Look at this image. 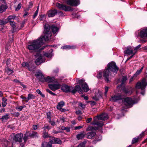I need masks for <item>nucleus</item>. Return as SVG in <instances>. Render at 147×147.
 Here are the masks:
<instances>
[{
  "mask_svg": "<svg viewBox=\"0 0 147 147\" xmlns=\"http://www.w3.org/2000/svg\"><path fill=\"white\" fill-rule=\"evenodd\" d=\"M49 26L46 25L44 31V35L38 39L33 40L30 45L28 46L27 48L30 52H36L42 45L45 43L46 41L49 40L51 36V34L49 31Z\"/></svg>",
  "mask_w": 147,
  "mask_h": 147,
  "instance_id": "1",
  "label": "nucleus"
},
{
  "mask_svg": "<svg viewBox=\"0 0 147 147\" xmlns=\"http://www.w3.org/2000/svg\"><path fill=\"white\" fill-rule=\"evenodd\" d=\"M118 69L115 62H111L108 63L107 67L103 71L104 80L107 82H110L111 79L117 74Z\"/></svg>",
  "mask_w": 147,
  "mask_h": 147,
  "instance_id": "2",
  "label": "nucleus"
},
{
  "mask_svg": "<svg viewBox=\"0 0 147 147\" xmlns=\"http://www.w3.org/2000/svg\"><path fill=\"white\" fill-rule=\"evenodd\" d=\"M108 118V115L105 113L97 115L94 118L93 121L91 123V125H97L98 127H101L104 125L103 122L102 121H98V120H100L105 121L107 120Z\"/></svg>",
  "mask_w": 147,
  "mask_h": 147,
  "instance_id": "3",
  "label": "nucleus"
},
{
  "mask_svg": "<svg viewBox=\"0 0 147 147\" xmlns=\"http://www.w3.org/2000/svg\"><path fill=\"white\" fill-rule=\"evenodd\" d=\"M23 136V134L22 133H18L15 135L13 138L12 144L13 145L15 142H21Z\"/></svg>",
  "mask_w": 147,
  "mask_h": 147,
  "instance_id": "4",
  "label": "nucleus"
},
{
  "mask_svg": "<svg viewBox=\"0 0 147 147\" xmlns=\"http://www.w3.org/2000/svg\"><path fill=\"white\" fill-rule=\"evenodd\" d=\"M147 85L146 80L143 79L141 82H138L136 84V87L138 89H141L142 90L144 89Z\"/></svg>",
  "mask_w": 147,
  "mask_h": 147,
  "instance_id": "5",
  "label": "nucleus"
},
{
  "mask_svg": "<svg viewBox=\"0 0 147 147\" xmlns=\"http://www.w3.org/2000/svg\"><path fill=\"white\" fill-rule=\"evenodd\" d=\"M36 59L35 63L37 65H39L45 61V59L40 53L37 54L36 55Z\"/></svg>",
  "mask_w": 147,
  "mask_h": 147,
  "instance_id": "6",
  "label": "nucleus"
},
{
  "mask_svg": "<svg viewBox=\"0 0 147 147\" xmlns=\"http://www.w3.org/2000/svg\"><path fill=\"white\" fill-rule=\"evenodd\" d=\"M56 6L59 9L65 11H70L72 10V8L71 7L59 3H57Z\"/></svg>",
  "mask_w": 147,
  "mask_h": 147,
  "instance_id": "7",
  "label": "nucleus"
},
{
  "mask_svg": "<svg viewBox=\"0 0 147 147\" xmlns=\"http://www.w3.org/2000/svg\"><path fill=\"white\" fill-rule=\"evenodd\" d=\"M66 2L67 5L72 6H77L80 3L79 0H66Z\"/></svg>",
  "mask_w": 147,
  "mask_h": 147,
  "instance_id": "8",
  "label": "nucleus"
},
{
  "mask_svg": "<svg viewBox=\"0 0 147 147\" xmlns=\"http://www.w3.org/2000/svg\"><path fill=\"white\" fill-rule=\"evenodd\" d=\"M134 47H133L128 46L126 48V50L124 51V52L125 54H127L129 55H131L134 54Z\"/></svg>",
  "mask_w": 147,
  "mask_h": 147,
  "instance_id": "9",
  "label": "nucleus"
},
{
  "mask_svg": "<svg viewBox=\"0 0 147 147\" xmlns=\"http://www.w3.org/2000/svg\"><path fill=\"white\" fill-rule=\"evenodd\" d=\"M73 89V87L68 86L66 85H63L61 87V89L63 92H71L72 90Z\"/></svg>",
  "mask_w": 147,
  "mask_h": 147,
  "instance_id": "10",
  "label": "nucleus"
},
{
  "mask_svg": "<svg viewBox=\"0 0 147 147\" xmlns=\"http://www.w3.org/2000/svg\"><path fill=\"white\" fill-rule=\"evenodd\" d=\"M46 25H48L49 26L50 28L49 31L51 32V33L50 31V28H51L52 31V32L53 34H57V33L58 32L59 30V28L58 27H57L55 25H52L51 26V27H50V26L49 25L47 24H46L45 25H44V30H45V26ZM51 35L52 34H51ZM50 38L51 37H50L49 39H50Z\"/></svg>",
  "mask_w": 147,
  "mask_h": 147,
  "instance_id": "11",
  "label": "nucleus"
},
{
  "mask_svg": "<svg viewBox=\"0 0 147 147\" xmlns=\"http://www.w3.org/2000/svg\"><path fill=\"white\" fill-rule=\"evenodd\" d=\"M48 86L49 88L53 91L59 89L61 86L59 84H49Z\"/></svg>",
  "mask_w": 147,
  "mask_h": 147,
  "instance_id": "12",
  "label": "nucleus"
},
{
  "mask_svg": "<svg viewBox=\"0 0 147 147\" xmlns=\"http://www.w3.org/2000/svg\"><path fill=\"white\" fill-rule=\"evenodd\" d=\"M139 36L142 38H147V28L140 31Z\"/></svg>",
  "mask_w": 147,
  "mask_h": 147,
  "instance_id": "13",
  "label": "nucleus"
},
{
  "mask_svg": "<svg viewBox=\"0 0 147 147\" xmlns=\"http://www.w3.org/2000/svg\"><path fill=\"white\" fill-rule=\"evenodd\" d=\"M124 102L125 105L130 106L134 104V101L131 98L127 97L124 99Z\"/></svg>",
  "mask_w": 147,
  "mask_h": 147,
  "instance_id": "14",
  "label": "nucleus"
},
{
  "mask_svg": "<svg viewBox=\"0 0 147 147\" xmlns=\"http://www.w3.org/2000/svg\"><path fill=\"white\" fill-rule=\"evenodd\" d=\"M43 80H42V82H47L48 83L55 82V78L54 77L51 78L49 76H48L46 78L44 77Z\"/></svg>",
  "mask_w": 147,
  "mask_h": 147,
  "instance_id": "15",
  "label": "nucleus"
},
{
  "mask_svg": "<svg viewBox=\"0 0 147 147\" xmlns=\"http://www.w3.org/2000/svg\"><path fill=\"white\" fill-rule=\"evenodd\" d=\"M76 91H78L80 93H82L83 92L80 87L78 85L76 86L75 88H74L73 87V89L72 90L71 93H75Z\"/></svg>",
  "mask_w": 147,
  "mask_h": 147,
  "instance_id": "16",
  "label": "nucleus"
},
{
  "mask_svg": "<svg viewBox=\"0 0 147 147\" xmlns=\"http://www.w3.org/2000/svg\"><path fill=\"white\" fill-rule=\"evenodd\" d=\"M29 136V135H28L27 132L24 134V136L23 138L24 140V142L22 143H20L19 147H24V146L25 144L26 143V142L27 140L28 137Z\"/></svg>",
  "mask_w": 147,
  "mask_h": 147,
  "instance_id": "17",
  "label": "nucleus"
},
{
  "mask_svg": "<svg viewBox=\"0 0 147 147\" xmlns=\"http://www.w3.org/2000/svg\"><path fill=\"white\" fill-rule=\"evenodd\" d=\"M65 105V102L63 101H61L58 104L57 106V109L61 110V111H65V109H62L61 108L62 107Z\"/></svg>",
  "mask_w": 147,
  "mask_h": 147,
  "instance_id": "18",
  "label": "nucleus"
},
{
  "mask_svg": "<svg viewBox=\"0 0 147 147\" xmlns=\"http://www.w3.org/2000/svg\"><path fill=\"white\" fill-rule=\"evenodd\" d=\"M22 67H25L26 69H27L29 71H32L33 73H34V70H33L32 67L29 66V65L28 63L24 62L22 64Z\"/></svg>",
  "mask_w": 147,
  "mask_h": 147,
  "instance_id": "19",
  "label": "nucleus"
},
{
  "mask_svg": "<svg viewBox=\"0 0 147 147\" xmlns=\"http://www.w3.org/2000/svg\"><path fill=\"white\" fill-rule=\"evenodd\" d=\"M7 19L9 22L11 21H13L14 20H17V22H19L20 21L19 18L15 16H9Z\"/></svg>",
  "mask_w": 147,
  "mask_h": 147,
  "instance_id": "20",
  "label": "nucleus"
},
{
  "mask_svg": "<svg viewBox=\"0 0 147 147\" xmlns=\"http://www.w3.org/2000/svg\"><path fill=\"white\" fill-rule=\"evenodd\" d=\"M9 24L11 27L12 28L13 30V32L17 31L18 30V26L16 25V23L14 21H11L9 22Z\"/></svg>",
  "mask_w": 147,
  "mask_h": 147,
  "instance_id": "21",
  "label": "nucleus"
},
{
  "mask_svg": "<svg viewBox=\"0 0 147 147\" xmlns=\"http://www.w3.org/2000/svg\"><path fill=\"white\" fill-rule=\"evenodd\" d=\"M57 13V11L56 9L50 10L48 12V16L49 17H53Z\"/></svg>",
  "mask_w": 147,
  "mask_h": 147,
  "instance_id": "22",
  "label": "nucleus"
},
{
  "mask_svg": "<svg viewBox=\"0 0 147 147\" xmlns=\"http://www.w3.org/2000/svg\"><path fill=\"white\" fill-rule=\"evenodd\" d=\"M122 98V96L120 94L117 95H115L112 96L110 99V100L112 101H116L117 100L121 99Z\"/></svg>",
  "mask_w": 147,
  "mask_h": 147,
  "instance_id": "23",
  "label": "nucleus"
},
{
  "mask_svg": "<svg viewBox=\"0 0 147 147\" xmlns=\"http://www.w3.org/2000/svg\"><path fill=\"white\" fill-rule=\"evenodd\" d=\"M36 77L39 80L42 82V80L44 78V76L42 75V74L40 72H38L36 73L35 74Z\"/></svg>",
  "mask_w": 147,
  "mask_h": 147,
  "instance_id": "24",
  "label": "nucleus"
},
{
  "mask_svg": "<svg viewBox=\"0 0 147 147\" xmlns=\"http://www.w3.org/2000/svg\"><path fill=\"white\" fill-rule=\"evenodd\" d=\"M96 134L95 132L91 131L88 132L86 134L87 138L88 139H92Z\"/></svg>",
  "mask_w": 147,
  "mask_h": 147,
  "instance_id": "25",
  "label": "nucleus"
},
{
  "mask_svg": "<svg viewBox=\"0 0 147 147\" xmlns=\"http://www.w3.org/2000/svg\"><path fill=\"white\" fill-rule=\"evenodd\" d=\"M7 6L5 4H2L0 6V12L2 13L5 11Z\"/></svg>",
  "mask_w": 147,
  "mask_h": 147,
  "instance_id": "26",
  "label": "nucleus"
},
{
  "mask_svg": "<svg viewBox=\"0 0 147 147\" xmlns=\"http://www.w3.org/2000/svg\"><path fill=\"white\" fill-rule=\"evenodd\" d=\"M42 147H52V144L49 142H43L42 144Z\"/></svg>",
  "mask_w": 147,
  "mask_h": 147,
  "instance_id": "27",
  "label": "nucleus"
},
{
  "mask_svg": "<svg viewBox=\"0 0 147 147\" xmlns=\"http://www.w3.org/2000/svg\"><path fill=\"white\" fill-rule=\"evenodd\" d=\"M82 87L83 90L85 92H87L89 90L88 87L86 83L83 84L82 86Z\"/></svg>",
  "mask_w": 147,
  "mask_h": 147,
  "instance_id": "28",
  "label": "nucleus"
},
{
  "mask_svg": "<svg viewBox=\"0 0 147 147\" xmlns=\"http://www.w3.org/2000/svg\"><path fill=\"white\" fill-rule=\"evenodd\" d=\"M85 135L84 132H83L78 134L76 136V138L78 140L82 139L84 137Z\"/></svg>",
  "mask_w": 147,
  "mask_h": 147,
  "instance_id": "29",
  "label": "nucleus"
},
{
  "mask_svg": "<svg viewBox=\"0 0 147 147\" xmlns=\"http://www.w3.org/2000/svg\"><path fill=\"white\" fill-rule=\"evenodd\" d=\"M29 137L34 138L38 137V133L36 132L32 131L31 133H30L29 135Z\"/></svg>",
  "mask_w": 147,
  "mask_h": 147,
  "instance_id": "30",
  "label": "nucleus"
},
{
  "mask_svg": "<svg viewBox=\"0 0 147 147\" xmlns=\"http://www.w3.org/2000/svg\"><path fill=\"white\" fill-rule=\"evenodd\" d=\"M9 118V116L8 115H5L3 116L1 118V119L3 122H5L7 121Z\"/></svg>",
  "mask_w": 147,
  "mask_h": 147,
  "instance_id": "31",
  "label": "nucleus"
},
{
  "mask_svg": "<svg viewBox=\"0 0 147 147\" xmlns=\"http://www.w3.org/2000/svg\"><path fill=\"white\" fill-rule=\"evenodd\" d=\"M35 98V96L34 95L31 94H29L28 95L27 100L26 101V102H28L30 99H34Z\"/></svg>",
  "mask_w": 147,
  "mask_h": 147,
  "instance_id": "32",
  "label": "nucleus"
},
{
  "mask_svg": "<svg viewBox=\"0 0 147 147\" xmlns=\"http://www.w3.org/2000/svg\"><path fill=\"white\" fill-rule=\"evenodd\" d=\"M5 72L8 75H10L13 72V70L11 69L8 67L5 68Z\"/></svg>",
  "mask_w": 147,
  "mask_h": 147,
  "instance_id": "33",
  "label": "nucleus"
},
{
  "mask_svg": "<svg viewBox=\"0 0 147 147\" xmlns=\"http://www.w3.org/2000/svg\"><path fill=\"white\" fill-rule=\"evenodd\" d=\"M61 48L63 49H74V47L73 46L65 45L62 47H61Z\"/></svg>",
  "mask_w": 147,
  "mask_h": 147,
  "instance_id": "34",
  "label": "nucleus"
},
{
  "mask_svg": "<svg viewBox=\"0 0 147 147\" xmlns=\"http://www.w3.org/2000/svg\"><path fill=\"white\" fill-rule=\"evenodd\" d=\"M25 22L26 21L25 20H24L20 23V26H18V28L17 31L21 29L24 26V25L25 24Z\"/></svg>",
  "mask_w": 147,
  "mask_h": 147,
  "instance_id": "35",
  "label": "nucleus"
},
{
  "mask_svg": "<svg viewBox=\"0 0 147 147\" xmlns=\"http://www.w3.org/2000/svg\"><path fill=\"white\" fill-rule=\"evenodd\" d=\"M7 100L6 98H3L2 99V106L4 107L6 106L7 104Z\"/></svg>",
  "mask_w": 147,
  "mask_h": 147,
  "instance_id": "36",
  "label": "nucleus"
},
{
  "mask_svg": "<svg viewBox=\"0 0 147 147\" xmlns=\"http://www.w3.org/2000/svg\"><path fill=\"white\" fill-rule=\"evenodd\" d=\"M102 76V71H99L97 72V77L98 79H101Z\"/></svg>",
  "mask_w": 147,
  "mask_h": 147,
  "instance_id": "37",
  "label": "nucleus"
},
{
  "mask_svg": "<svg viewBox=\"0 0 147 147\" xmlns=\"http://www.w3.org/2000/svg\"><path fill=\"white\" fill-rule=\"evenodd\" d=\"M55 144H61L62 143L61 141L59 138H55Z\"/></svg>",
  "mask_w": 147,
  "mask_h": 147,
  "instance_id": "38",
  "label": "nucleus"
},
{
  "mask_svg": "<svg viewBox=\"0 0 147 147\" xmlns=\"http://www.w3.org/2000/svg\"><path fill=\"white\" fill-rule=\"evenodd\" d=\"M43 137L44 138H50V136L48 134V133L45 131H44L43 133Z\"/></svg>",
  "mask_w": 147,
  "mask_h": 147,
  "instance_id": "39",
  "label": "nucleus"
},
{
  "mask_svg": "<svg viewBox=\"0 0 147 147\" xmlns=\"http://www.w3.org/2000/svg\"><path fill=\"white\" fill-rule=\"evenodd\" d=\"M141 47V45H139L135 47V48H134V54H135L137 52V51L138 50V49L140 48V47Z\"/></svg>",
  "mask_w": 147,
  "mask_h": 147,
  "instance_id": "40",
  "label": "nucleus"
},
{
  "mask_svg": "<svg viewBox=\"0 0 147 147\" xmlns=\"http://www.w3.org/2000/svg\"><path fill=\"white\" fill-rule=\"evenodd\" d=\"M139 138H140L139 137L133 138L132 141V144H134L137 142Z\"/></svg>",
  "mask_w": 147,
  "mask_h": 147,
  "instance_id": "41",
  "label": "nucleus"
},
{
  "mask_svg": "<svg viewBox=\"0 0 147 147\" xmlns=\"http://www.w3.org/2000/svg\"><path fill=\"white\" fill-rule=\"evenodd\" d=\"M26 107L25 105L21 106L20 107H16V109L18 111H21L23 109Z\"/></svg>",
  "mask_w": 147,
  "mask_h": 147,
  "instance_id": "42",
  "label": "nucleus"
},
{
  "mask_svg": "<svg viewBox=\"0 0 147 147\" xmlns=\"http://www.w3.org/2000/svg\"><path fill=\"white\" fill-rule=\"evenodd\" d=\"M127 80V77L125 76H124L123 77L122 80V82L121 84V86L122 85H123L126 81Z\"/></svg>",
  "mask_w": 147,
  "mask_h": 147,
  "instance_id": "43",
  "label": "nucleus"
},
{
  "mask_svg": "<svg viewBox=\"0 0 147 147\" xmlns=\"http://www.w3.org/2000/svg\"><path fill=\"white\" fill-rule=\"evenodd\" d=\"M38 9H39L38 7L37 10L35 12L34 14V15L33 16V19L35 18L37 16V15L38 14Z\"/></svg>",
  "mask_w": 147,
  "mask_h": 147,
  "instance_id": "44",
  "label": "nucleus"
},
{
  "mask_svg": "<svg viewBox=\"0 0 147 147\" xmlns=\"http://www.w3.org/2000/svg\"><path fill=\"white\" fill-rule=\"evenodd\" d=\"M45 18V14L41 15L40 16L39 20H40L43 21L44 20Z\"/></svg>",
  "mask_w": 147,
  "mask_h": 147,
  "instance_id": "45",
  "label": "nucleus"
},
{
  "mask_svg": "<svg viewBox=\"0 0 147 147\" xmlns=\"http://www.w3.org/2000/svg\"><path fill=\"white\" fill-rule=\"evenodd\" d=\"M78 106L79 107H81L82 109H84L86 107V105L85 104H82L81 102L78 103Z\"/></svg>",
  "mask_w": 147,
  "mask_h": 147,
  "instance_id": "46",
  "label": "nucleus"
},
{
  "mask_svg": "<svg viewBox=\"0 0 147 147\" xmlns=\"http://www.w3.org/2000/svg\"><path fill=\"white\" fill-rule=\"evenodd\" d=\"M36 92L38 94H40L42 97H45V95L42 93V92L39 89H37L36 91Z\"/></svg>",
  "mask_w": 147,
  "mask_h": 147,
  "instance_id": "47",
  "label": "nucleus"
},
{
  "mask_svg": "<svg viewBox=\"0 0 147 147\" xmlns=\"http://www.w3.org/2000/svg\"><path fill=\"white\" fill-rule=\"evenodd\" d=\"M143 68V67H142L141 68L140 70H138L135 74L136 75H137L140 74L142 71Z\"/></svg>",
  "mask_w": 147,
  "mask_h": 147,
  "instance_id": "48",
  "label": "nucleus"
},
{
  "mask_svg": "<svg viewBox=\"0 0 147 147\" xmlns=\"http://www.w3.org/2000/svg\"><path fill=\"white\" fill-rule=\"evenodd\" d=\"M7 22L6 21L3 20H0V25H4L6 24Z\"/></svg>",
  "mask_w": 147,
  "mask_h": 147,
  "instance_id": "49",
  "label": "nucleus"
},
{
  "mask_svg": "<svg viewBox=\"0 0 147 147\" xmlns=\"http://www.w3.org/2000/svg\"><path fill=\"white\" fill-rule=\"evenodd\" d=\"M84 81H85V80L81 79V80H79L78 83L80 84L82 86V85L83 84H84L85 83H86Z\"/></svg>",
  "mask_w": 147,
  "mask_h": 147,
  "instance_id": "50",
  "label": "nucleus"
},
{
  "mask_svg": "<svg viewBox=\"0 0 147 147\" xmlns=\"http://www.w3.org/2000/svg\"><path fill=\"white\" fill-rule=\"evenodd\" d=\"M48 121L52 126H54L55 125V122L53 120H51L50 119L48 120Z\"/></svg>",
  "mask_w": 147,
  "mask_h": 147,
  "instance_id": "51",
  "label": "nucleus"
},
{
  "mask_svg": "<svg viewBox=\"0 0 147 147\" xmlns=\"http://www.w3.org/2000/svg\"><path fill=\"white\" fill-rule=\"evenodd\" d=\"M55 138L54 137H51L50 138V142L52 143L53 144H55Z\"/></svg>",
  "mask_w": 147,
  "mask_h": 147,
  "instance_id": "52",
  "label": "nucleus"
},
{
  "mask_svg": "<svg viewBox=\"0 0 147 147\" xmlns=\"http://www.w3.org/2000/svg\"><path fill=\"white\" fill-rule=\"evenodd\" d=\"M44 55L46 57H48L50 58L52 57V54L51 53H46L44 54Z\"/></svg>",
  "mask_w": 147,
  "mask_h": 147,
  "instance_id": "53",
  "label": "nucleus"
},
{
  "mask_svg": "<svg viewBox=\"0 0 147 147\" xmlns=\"http://www.w3.org/2000/svg\"><path fill=\"white\" fill-rule=\"evenodd\" d=\"M21 4L20 3L18 4L17 7L16 8L15 10L16 11H18L21 8Z\"/></svg>",
  "mask_w": 147,
  "mask_h": 147,
  "instance_id": "54",
  "label": "nucleus"
},
{
  "mask_svg": "<svg viewBox=\"0 0 147 147\" xmlns=\"http://www.w3.org/2000/svg\"><path fill=\"white\" fill-rule=\"evenodd\" d=\"M92 130H93V127L91 126H89L86 129V130L87 131H91Z\"/></svg>",
  "mask_w": 147,
  "mask_h": 147,
  "instance_id": "55",
  "label": "nucleus"
},
{
  "mask_svg": "<svg viewBox=\"0 0 147 147\" xmlns=\"http://www.w3.org/2000/svg\"><path fill=\"white\" fill-rule=\"evenodd\" d=\"M47 118L49 119V120L51 119V114L50 112L47 113Z\"/></svg>",
  "mask_w": 147,
  "mask_h": 147,
  "instance_id": "56",
  "label": "nucleus"
},
{
  "mask_svg": "<svg viewBox=\"0 0 147 147\" xmlns=\"http://www.w3.org/2000/svg\"><path fill=\"white\" fill-rule=\"evenodd\" d=\"M83 127V126H76L75 127L74 129H79L82 128Z\"/></svg>",
  "mask_w": 147,
  "mask_h": 147,
  "instance_id": "57",
  "label": "nucleus"
},
{
  "mask_svg": "<svg viewBox=\"0 0 147 147\" xmlns=\"http://www.w3.org/2000/svg\"><path fill=\"white\" fill-rule=\"evenodd\" d=\"M92 118H89L88 119L86 120V121L87 123H90L92 120Z\"/></svg>",
  "mask_w": 147,
  "mask_h": 147,
  "instance_id": "58",
  "label": "nucleus"
},
{
  "mask_svg": "<svg viewBox=\"0 0 147 147\" xmlns=\"http://www.w3.org/2000/svg\"><path fill=\"white\" fill-rule=\"evenodd\" d=\"M20 98L24 100L26 102V101L27 100V98H26V97H25L23 95L21 96H20Z\"/></svg>",
  "mask_w": 147,
  "mask_h": 147,
  "instance_id": "59",
  "label": "nucleus"
},
{
  "mask_svg": "<svg viewBox=\"0 0 147 147\" xmlns=\"http://www.w3.org/2000/svg\"><path fill=\"white\" fill-rule=\"evenodd\" d=\"M32 128L34 130L38 128V125H33Z\"/></svg>",
  "mask_w": 147,
  "mask_h": 147,
  "instance_id": "60",
  "label": "nucleus"
},
{
  "mask_svg": "<svg viewBox=\"0 0 147 147\" xmlns=\"http://www.w3.org/2000/svg\"><path fill=\"white\" fill-rule=\"evenodd\" d=\"M108 89H109V88L108 87H107V86L105 87V95H106L108 91Z\"/></svg>",
  "mask_w": 147,
  "mask_h": 147,
  "instance_id": "61",
  "label": "nucleus"
},
{
  "mask_svg": "<svg viewBox=\"0 0 147 147\" xmlns=\"http://www.w3.org/2000/svg\"><path fill=\"white\" fill-rule=\"evenodd\" d=\"M43 129H47L48 130L50 129H51V127L49 126H44L43 128Z\"/></svg>",
  "mask_w": 147,
  "mask_h": 147,
  "instance_id": "62",
  "label": "nucleus"
},
{
  "mask_svg": "<svg viewBox=\"0 0 147 147\" xmlns=\"http://www.w3.org/2000/svg\"><path fill=\"white\" fill-rule=\"evenodd\" d=\"M123 92H125V94H127L128 93V91L127 90V89L125 88H124L123 89Z\"/></svg>",
  "mask_w": 147,
  "mask_h": 147,
  "instance_id": "63",
  "label": "nucleus"
},
{
  "mask_svg": "<svg viewBox=\"0 0 147 147\" xmlns=\"http://www.w3.org/2000/svg\"><path fill=\"white\" fill-rule=\"evenodd\" d=\"M76 113L77 115H79L80 114H82V112L80 110H78V111H76Z\"/></svg>",
  "mask_w": 147,
  "mask_h": 147,
  "instance_id": "64",
  "label": "nucleus"
}]
</instances>
